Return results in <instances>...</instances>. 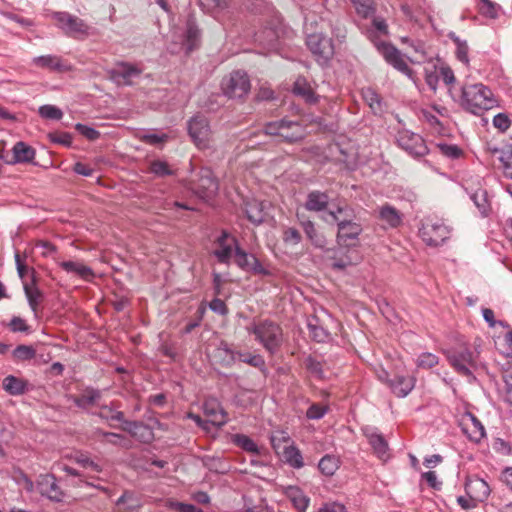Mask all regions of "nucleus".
<instances>
[{
	"mask_svg": "<svg viewBox=\"0 0 512 512\" xmlns=\"http://www.w3.org/2000/svg\"><path fill=\"white\" fill-rule=\"evenodd\" d=\"M388 34V26L384 19L374 18L371 27L367 30L368 38L374 43L377 50L384 57L387 63L404 75L412 78L413 71L406 63L401 52L393 45L378 41V37Z\"/></svg>",
	"mask_w": 512,
	"mask_h": 512,
	"instance_id": "f257e3e1",
	"label": "nucleus"
},
{
	"mask_svg": "<svg viewBox=\"0 0 512 512\" xmlns=\"http://www.w3.org/2000/svg\"><path fill=\"white\" fill-rule=\"evenodd\" d=\"M461 92V106L474 115H480L496 105L491 90L481 83L464 85Z\"/></svg>",
	"mask_w": 512,
	"mask_h": 512,
	"instance_id": "f03ea898",
	"label": "nucleus"
},
{
	"mask_svg": "<svg viewBox=\"0 0 512 512\" xmlns=\"http://www.w3.org/2000/svg\"><path fill=\"white\" fill-rule=\"evenodd\" d=\"M333 221L337 222V242L343 246H353L362 232L359 223L352 221L353 211L348 206L338 207L335 211L329 212Z\"/></svg>",
	"mask_w": 512,
	"mask_h": 512,
	"instance_id": "7ed1b4c3",
	"label": "nucleus"
},
{
	"mask_svg": "<svg viewBox=\"0 0 512 512\" xmlns=\"http://www.w3.org/2000/svg\"><path fill=\"white\" fill-rule=\"evenodd\" d=\"M247 331L271 354L278 351L283 341L281 327L270 320L253 322L247 327Z\"/></svg>",
	"mask_w": 512,
	"mask_h": 512,
	"instance_id": "20e7f679",
	"label": "nucleus"
},
{
	"mask_svg": "<svg viewBox=\"0 0 512 512\" xmlns=\"http://www.w3.org/2000/svg\"><path fill=\"white\" fill-rule=\"evenodd\" d=\"M265 133L278 136L287 143L298 142L305 137L304 126L298 121H291L286 118L267 123Z\"/></svg>",
	"mask_w": 512,
	"mask_h": 512,
	"instance_id": "39448f33",
	"label": "nucleus"
},
{
	"mask_svg": "<svg viewBox=\"0 0 512 512\" xmlns=\"http://www.w3.org/2000/svg\"><path fill=\"white\" fill-rule=\"evenodd\" d=\"M187 187L203 200L213 198L219 189L218 181L215 179L211 169L207 167L201 168L196 174V178L188 181Z\"/></svg>",
	"mask_w": 512,
	"mask_h": 512,
	"instance_id": "423d86ee",
	"label": "nucleus"
},
{
	"mask_svg": "<svg viewBox=\"0 0 512 512\" xmlns=\"http://www.w3.org/2000/svg\"><path fill=\"white\" fill-rule=\"evenodd\" d=\"M57 26L69 37L85 38L90 35V26L81 18L68 12H55Z\"/></svg>",
	"mask_w": 512,
	"mask_h": 512,
	"instance_id": "0eeeda50",
	"label": "nucleus"
},
{
	"mask_svg": "<svg viewBox=\"0 0 512 512\" xmlns=\"http://www.w3.org/2000/svg\"><path fill=\"white\" fill-rule=\"evenodd\" d=\"M221 88L229 98H243L250 91V79L245 71L236 70L223 78Z\"/></svg>",
	"mask_w": 512,
	"mask_h": 512,
	"instance_id": "6e6552de",
	"label": "nucleus"
},
{
	"mask_svg": "<svg viewBox=\"0 0 512 512\" xmlns=\"http://www.w3.org/2000/svg\"><path fill=\"white\" fill-rule=\"evenodd\" d=\"M396 142L401 149L414 158L423 157L429 152L424 139L419 134L407 129L398 131Z\"/></svg>",
	"mask_w": 512,
	"mask_h": 512,
	"instance_id": "1a4fd4ad",
	"label": "nucleus"
},
{
	"mask_svg": "<svg viewBox=\"0 0 512 512\" xmlns=\"http://www.w3.org/2000/svg\"><path fill=\"white\" fill-rule=\"evenodd\" d=\"M188 133L198 148L205 149L209 146L212 131L203 115H196L188 121Z\"/></svg>",
	"mask_w": 512,
	"mask_h": 512,
	"instance_id": "9d476101",
	"label": "nucleus"
},
{
	"mask_svg": "<svg viewBox=\"0 0 512 512\" xmlns=\"http://www.w3.org/2000/svg\"><path fill=\"white\" fill-rule=\"evenodd\" d=\"M448 360L454 369L461 375L475 379L472 370L476 368V356L474 352L465 348L449 352Z\"/></svg>",
	"mask_w": 512,
	"mask_h": 512,
	"instance_id": "9b49d317",
	"label": "nucleus"
},
{
	"mask_svg": "<svg viewBox=\"0 0 512 512\" xmlns=\"http://www.w3.org/2000/svg\"><path fill=\"white\" fill-rule=\"evenodd\" d=\"M420 236L427 245L438 246L449 238L450 229L440 221L427 220L422 224Z\"/></svg>",
	"mask_w": 512,
	"mask_h": 512,
	"instance_id": "f8f14e48",
	"label": "nucleus"
},
{
	"mask_svg": "<svg viewBox=\"0 0 512 512\" xmlns=\"http://www.w3.org/2000/svg\"><path fill=\"white\" fill-rule=\"evenodd\" d=\"M235 263L243 271L255 275L269 276L271 274L254 254L247 253L240 246H236Z\"/></svg>",
	"mask_w": 512,
	"mask_h": 512,
	"instance_id": "ddd939ff",
	"label": "nucleus"
},
{
	"mask_svg": "<svg viewBox=\"0 0 512 512\" xmlns=\"http://www.w3.org/2000/svg\"><path fill=\"white\" fill-rule=\"evenodd\" d=\"M306 43L309 50L318 60H322L323 62L329 60L334 53L332 40L323 34L314 33L309 35Z\"/></svg>",
	"mask_w": 512,
	"mask_h": 512,
	"instance_id": "4468645a",
	"label": "nucleus"
},
{
	"mask_svg": "<svg viewBox=\"0 0 512 512\" xmlns=\"http://www.w3.org/2000/svg\"><path fill=\"white\" fill-rule=\"evenodd\" d=\"M216 246L213 255L217 258L218 262L228 264L232 255H235L236 246H239V244L236 237L223 230L216 239Z\"/></svg>",
	"mask_w": 512,
	"mask_h": 512,
	"instance_id": "2eb2a0df",
	"label": "nucleus"
},
{
	"mask_svg": "<svg viewBox=\"0 0 512 512\" xmlns=\"http://www.w3.org/2000/svg\"><path fill=\"white\" fill-rule=\"evenodd\" d=\"M142 70L128 62H119L111 71V79L119 85H132V79L138 77Z\"/></svg>",
	"mask_w": 512,
	"mask_h": 512,
	"instance_id": "dca6fc26",
	"label": "nucleus"
},
{
	"mask_svg": "<svg viewBox=\"0 0 512 512\" xmlns=\"http://www.w3.org/2000/svg\"><path fill=\"white\" fill-rule=\"evenodd\" d=\"M37 490L42 495L53 501H61L63 493L51 474L40 475L37 479Z\"/></svg>",
	"mask_w": 512,
	"mask_h": 512,
	"instance_id": "f3484780",
	"label": "nucleus"
},
{
	"mask_svg": "<svg viewBox=\"0 0 512 512\" xmlns=\"http://www.w3.org/2000/svg\"><path fill=\"white\" fill-rule=\"evenodd\" d=\"M33 64L39 68L47 69L53 72H68L72 70V66L57 55H42L33 58Z\"/></svg>",
	"mask_w": 512,
	"mask_h": 512,
	"instance_id": "a211bd4d",
	"label": "nucleus"
},
{
	"mask_svg": "<svg viewBox=\"0 0 512 512\" xmlns=\"http://www.w3.org/2000/svg\"><path fill=\"white\" fill-rule=\"evenodd\" d=\"M121 429L142 443H150L154 439L152 428L143 422L126 420Z\"/></svg>",
	"mask_w": 512,
	"mask_h": 512,
	"instance_id": "6ab92c4d",
	"label": "nucleus"
},
{
	"mask_svg": "<svg viewBox=\"0 0 512 512\" xmlns=\"http://www.w3.org/2000/svg\"><path fill=\"white\" fill-rule=\"evenodd\" d=\"M203 409L204 413L210 417L212 424L221 427L227 423V413L216 398L205 400Z\"/></svg>",
	"mask_w": 512,
	"mask_h": 512,
	"instance_id": "aec40b11",
	"label": "nucleus"
},
{
	"mask_svg": "<svg viewBox=\"0 0 512 512\" xmlns=\"http://www.w3.org/2000/svg\"><path fill=\"white\" fill-rule=\"evenodd\" d=\"M93 438L102 444H111L124 449H130L132 447V442L124 435L107 432L102 429H96L93 432Z\"/></svg>",
	"mask_w": 512,
	"mask_h": 512,
	"instance_id": "412c9836",
	"label": "nucleus"
},
{
	"mask_svg": "<svg viewBox=\"0 0 512 512\" xmlns=\"http://www.w3.org/2000/svg\"><path fill=\"white\" fill-rule=\"evenodd\" d=\"M58 264L65 272L74 274L84 281L91 282L95 277L93 270L81 261L68 260Z\"/></svg>",
	"mask_w": 512,
	"mask_h": 512,
	"instance_id": "4be33fe9",
	"label": "nucleus"
},
{
	"mask_svg": "<svg viewBox=\"0 0 512 512\" xmlns=\"http://www.w3.org/2000/svg\"><path fill=\"white\" fill-rule=\"evenodd\" d=\"M465 490L468 496L480 502L486 500L491 492L487 482L478 477L468 479L465 483Z\"/></svg>",
	"mask_w": 512,
	"mask_h": 512,
	"instance_id": "5701e85b",
	"label": "nucleus"
},
{
	"mask_svg": "<svg viewBox=\"0 0 512 512\" xmlns=\"http://www.w3.org/2000/svg\"><path fill=\"white\" fill-rule=\"evenodd\" d=\"M102 393L99 389L87 387L80 395L71 396L73 403L80 409L87 410L99 402Z\"/></svg>",
	"mask_w": 512,
	"mask_h": 512,
	"instance_id": "b1692460",
	"label": "nucleus"
},
{
	"mask_svg": "<svg viewBox=\"0 0 512 512\" xmlns=\"http://www.w3.org/2000/svg\"><path fill=\"white\" fill-rule=\"evenodd\" d=\"M415 386V378L412 376L397 375L389 381V387L397 397H406Z\"/></svg>",
	"mask_w": 512,
	"mask_h": 512,
	"instance_id": "393cba45",
	"label": "nucleus"
},
{
	"mask_svg": "<svg viewBox=\"0 0 512 512\" xmlns=\"http://www.w3.org/2000/svg\"><path fill=\"white\" fill-rule=\"evenodd\" d=\"M365 435L377 457L386 461L390 457V452L384 436L376 431L367 432Z\"/></svg>",
	"mask_w": 512,
	"mask_h": 512,
	"instance_id": "a878e982",
	"label": "nucleus"
},
{
	"mask_svg": "<svg viewBox=\"0 0 512 512\" xmlns=\"http://www.w3.org/2000/svg\"><path fill=\"white\" fill-rule=\"evenodd\" d=\"M13 159L6 161L8 164L31 163L35 158V149L23 141L17 142L13 148Z\"/></svg>",
	"mask_w": 512,
	"mask_h": 512,
	"instance_id": "bb28decb",
	"label": "nucleus"
},
{
	"mask_svg": "<svg viewBox=\"0 0 512 512\" xmlns=\"http://www.w3.org/2000/svg\"><path fill=\"white\" fill-rule=\"evenodd\" d=\"M201 39V32L192 17H189L186 22V31L183 46L187 53H190L199 46Z\"/></svg>",
	"mask_w": 512,
	"mask_h": 512,
	"instance_id": "cd10ccee",
	"label": "nucleus"
},
{
	"mask_svg": "<svg viewBox=\"0 0 512 512\" xmlns=\"http://www.w3.org/2000/svg\"><path fill=\"white\" fill-rule=\"evenodd\" d=\"M329 196L326 192L313 190L308 193L304 207L308 211L320 212L326 210Z\"/></svg>",
	"mask_w": 512,
	"mask_h": 512,
	"instance_id": "c85d7f7f",
	"label": "nucleus"
},
{
	"mask_svg": "<svg viewBox=\"0 0 512 512\" xmlns=\"http://www.w3.org/2000/svg\"><path fill=\"white\" fill-rule=\"evenodd\" d=\"M236 352L227 342L221 341L213 352V358L218 364L229 367L236 361Z\"/></svg>",
	"mask_w": 512,
	"mask_h": 512,
	"instance_id": "c756f323",
	"label": "nucleus"
},
{
	"mask_svg": "<svg viewBox=\"0 0 512 512\" xmlns=\"http://www.w3.org/2000/svg\"><path fill=\"white\" fill-rule=\"evenodd\" d=\"M2 387L8 394L18 396L27 391V381L8 375L3 379Z\"/></svg>",
	"mask_w": 512,
	"mask_h": 512,
	"instance_id": "7c9ffc66",
	"label": "nucleus"
},
{
	"mask_svg": "<svg viewBox=\"0 0 512 512\" xmlns=\"http://www.w3.org/2000/svg\"><path fill=\"white\" fill-rule=\"evenodd\" d=\"M379 218L391 228L398 227L402 222L401 213L391 205H384L379 210Z\"/></svg>",
	"mask_w": 512,
	"mask_h": 512,
	"instance_id": "2f4dec72",
	"label": "nucleus"
},
{
	"mask_svg": "<svg viewBox=\"0 0 512 512\" xmlns=\"http://www.w3.org/2000/svg\"><path fill=\"white\" fill-rule=\"evenodd\" d=\"M117 408L118 406L114 402H112L109 405H101L100 410L98 413H96V415L103 420L118 421L121 422L122 425H124L126 422L125 415L122 411H119Z\"/></svg>",
	"mask_w": 512,
	"mask_h": 512,
	"instance_id": "473e14b6",
	"label": "nucleus"
},
{
	"mask_svg": "<svg viewBox=\"0 0 512 512\" xmlns=\"http://www.w3.org/2000/svg\"><path fill=\"white\" fill-rule=\"evenodd\" d=\"M283 457L285 462L293 468L300 469L304 466L302 454L294 445H289L284 448Z\"/></svg>",
	"mask_w": 512,
	"mask_h": 512,
	"instance_id": "72a5a7b5",
	"label": "nucleus"
},
{
	"mask_svg": "<svg viewBox=\"0 0 512 512\" xmlns=\"http://www.w3.org/2000/svg\"><path fill=\"white\" fill-rule=\"evenodd\" d=\"M302 227L307 238L315 247L323 248L325 246V237L317 232L315 224L312 221L307 220L302 222Z\"/></svg>",
	"mask_w": 512,
	"mask_h": 512,
	"instance_id": "f704fd0d",
	"label": "nucleus"
},
{
	"mask_svg": "<svg viewBox=\"0 0 512 512\" xmlns=\"http://www.w3.org/2000/svg\"><path fill=\"white\" fill-rule=\"evenodd\" d=\"M498 159L501 163L503 175L508 179H512V143L504 145L502 155Z\"/></svg>",
	"mask_w": 512,
	"mask_h": 512,
	"instance_id": "c9c22d12",
	"label": "nucleus"
},
{
	"mask_svg": "<svg viewBox=\"0 0 512 512\" xmlns=\"http://www.w3.org/2000/svg\"><path fill=\"white\" fill-rule=\"evenodd\" d=\"M319 470L326 476H332L339 468V459L333 455H325L318 464Z\"/></svg>",
	"mask_w": 512,
	"mask_h": 512,
	"instance_id": "e433bc0d",
	"label": "nucleus"
},
{
	"mask_svg": "<svg viewBox=\"0 0 512 512\" xmlns=\"http://www.w3.org/2000/svg\"><path fill=\"white\" fill-rule=\"evenodd\" d=\"M36 356V350L31 345H18L12 351L13 360L16 362H23L33 359Z\"/></svg>",
	"mask_w": 512,
	"mask_h": 512,
	"instance_id": "4c0bfd02",
	"label": "nucleus"
},
{
	"mask_svg": "<svg viewBox=\"0 0 512 512\" xmlns=\"http://www.w3.org/2000/svg\"><path fill=\"white\" fill-rule=\"evenodd\" d=\"M24 292L27 297L30 308L36 312L38 305L42 299V293L37 287H32L27 283H24Z\"/></svg>",
	"mask_w": 512,
	"mask_h": 512,
	"instance_id": "58836bf2",
	"label": "nucleus"
},
{
	"mask_svg": "<svg viewBox=\"0 0 512 512\" xmlns=\"http://www.w3.org/2000/svg\"><path fill=\"white\" fill-rule=\"evenodd\" d=\"M234 442L236 445L241 447L243 450L253 453V454H259V448L257 444L247 435L244 434H236L234 436Z\"/></svg>",
	"mask_w": 512,
	"mask_h": 512,
	"instance_id": "ea45409f",
	"label": "nucleus"
},
{
	"mask_svg": "<svg viewBox=\"0 0 512 512\" xmlns=\"http://www.w3.org/2000/svg\"><path fill=\"white\" fill-rule=\"evenodd\" d=\"M499 5L491 0H478V9L480 14L485 17L495 19L498 17Z\"/></svg>",
	"mask_w": 512,
	"mask_h": 512,
	"instance_id": "a19ab883",
	"label": "nucleus"
},
{
	"mask_svg": "<svg viewBox=\"0 0 512 512\" xmlns=\"http://www.w3.org/2000/svg\"><path fill=\"white\" fill-rule=\"evenodd\" d=\"M450 38L454 41L456 45V57L459 61H461L464 64L469 63L468 58V51L469 47L465 40H461L459 37L455 36L454 34L450 35Z\"/></svg>",
	"mask_w": 512,
	"mask_h": 512,
	"instance_id": "79ce46f5",
	"label": "nucleus"
},
{
	"mask_svg": "<svg viewBox=\"0 0 512 512\" xmlns=\"http://www.w3.org/2000/svg\"><path fill=\"white\" fill-rule=\"evenodd\" d=\"M116 504L125 505L128 510L132 511L141 506L140 500L132 491H124V493L118 498Z\"/></svg>",
	"mask_w": 512,
	"mask_h": 512,
	"instance_id": "37998d69",
	"label": "nucleus"
},
{
	"mask_svg": "<svg viewBox=\"0 0 512 512\" xmlns=\"http://www.w3.org/2000/svg\"><path fill=\"white\" fill-rule=\"evenodd\" d=\"M282 240L288 246H296L302 241V235L294 227H285L282 231Z\"/></svg>",
	"mask_w": 512,
	"mask_h": 512,
	"instance_id": "c03bdc74",
	"label": "nucleus"
},
{
	"mask_svg": "<svg viewBox=\"0 0 512 512\" xmlns=\"http://www.w3.org/2000/svg\"><path fill=\"white\" fill-rule=\"evenodd\" d=\"M246 214L249 221L254 224H260L264 221V213L260 204L253 202L249 203L246 207Z\"/></svg>",
	"mask_w": 512,
	"mask_h": 512,
	"instance_id": "a18cd8bd",
	"label": "nucleus"
},
{
	"mask_svg": "<svg viewBox=\"0 0 512 512\" xmlns=\"http://www.w3.org/2000/svg\"><path fill=\"white\" fill-rule=\"evenodd\" d=\"M306 369L312 374L314 377L318 379L324 378L323 365L320 361L315 359L312 356H308L304 361Z\"/></svg>",
	"mask_w": 512,
	"mask_h": 512,
	"instance_id": "49530a36",
	"label": "nucleus"
},
{
	"mask_svg": "<svg viewBox=\"0 0 512 512\" xmlns=\"http://www.w3.org/2000/svg\"><path fill=\"white\" fill-rule=\"evenodd\" d=\"M293 92L296 95L304 97L307 101L314 100V93L312 89L306 84L305 80L297 79L293 86Z\"/></svg>",
	"mask_w": 512,
	"mask_h": 512,
	"instance_id": "de8ad7c7",
	"label": "nucleus"
},
{
	"mask_svg": "<svg viewBox=\"0 0 512 512\" xmlns=\"http://www.w3.org/2000/svg\"><path fill=\"white\" fill-rule=\"evenodd\" d=\"M439 362L438 356L432 353H422L418 356L416 365L418 368L431 369L436 366Z\"/></svg>",
	"mask_w": 512,
	"mask_h": 512,
	"instance_id": "09e8293b",
	"label": "nucleus"
},
{
	"mask_svg": "<svg viewBox=\"0 0 512 512\" xmlns=\"http://www.w3.org/2000/svg\"><path fill=\"white\" fill-rule=\"evenodd\" d=\"M247 363L253 367L261 368L265 365V361L261 355H252L249 353L236 352V359Z\"/></svg>",
	"mask_w": 512,
	"mask_h": 512,
	"instance_id": "8fccbe9b",
	"label": "nucleus"
},
{
	"mask_svg": "<svg viewBox=\"0 0 512 512\" xmlns=\"http://www.w3.org/2000/svg\"><path fill=\"white\" fill-rule=\"evenodd\" d=\"M357 13L364 18L374 13L372 0H351Z\"/></svg>",
	"mask_w": 512,
	"mask_h": 512,
	"instance_id": "3c124183",
	"label": "nucleus"
},
{
	"mask_svg": "<svg viewBox=\"0 0 512 512\" xmlns=\"http://www.w3.org/2000/svg\"><path fill=\"white\" fill-rule=\"evenodd\" d=\"M150 171L158 177H165L173 174L168 163L161 160L152 161L150 164Z\"/></svg>",
	"mask_w": 512,
	"mask_h": 512,
	"instance_id": "603ef678",
	"label": "nucleus"
},
{
	"mask_svg": "<svg viewBox=\"0 0 512 512\" xmlns=\"http://www.w3.org/2000/svg\"><path fill=\"white\" fill-rule=\"evenodd\" d=\"M41 117L52 120H60L63 117V112L54 105H43L38 110Z\"/></svg>",
	"mask_w": 512,
	"mask_h": 512,
	"instance_id": "864d4df0",
	"label": "nucleus"
},
{
	"mask_svg": "<svg viewBox=\"0 0 512 512\" xmlns=\"http://www.w3.org/2000/svg\"><path fill=\"white\" fill-rule=\"evenodd\" d=\"M437 148L444 156L450 159H457L461 156L462 150L455 144L439 143Z\"/></svg>",
	"mask_w": 512,
	"mask_h": 512,
	"instance_id": "5fc2aeb1",
	"label": "nucleus"
},
{
	"mask_svg": "<svg viewBox=\"0 0 512 512\" xmlns=\"http://www.w3.org/2000/svg\"><path fill=\"white\" fill-rule=\"evenodd\" d=\"M137 137L140 141L149 145H158L166 141L168 138L166 134L157 133H139Z\"/></svg>",
	"mask_w": 512,
	"mask_h": 512,
	"instance_id": "6e6d98bb",
	"label": "nucleus"
},
{
	"mask_svg": "<svg viewBox=\"0 0 512 512\" xmlns=\"http://www.w3.org/2000/svg\"><path fill=\"white\" fill-rule=\"evenodd\" d=\"M75 461L77 464L81 465L83 468L91 469L95 472H101L102 467L99 463L92 460L88 455L80 453L75 457Z\"/></svg>",
	"mask_w": 512,
	"mask_h": 512,
	"instance_id": "4d7b16f0",
	"label": "nucleus"
},
{
	"mask_svg": "<svg viewBox=\"0 0 512 512\" xmlns=\"http://www.w3.org/2000/svg\"><path fill=\"white\" fill-rule=\"evenodd\" d=\"M471 199L479 209V211L482 214H486L489 204L487 201V193L484 190H478L476 191L472 196Z\"/></svg>",
	"mask_w": 512,
	"mask_h": 512,
	"instance_id": "13d9d810",
	"label": "nucleus"
},
{
	"mask_svg": "<svg viewBox=\"0 0 512 512\" xmlns=\"http://www.w3.org/2000/svg\"><path fill=\"white\" fill-rule=\"evenodd\" d=\"M471 420L472 428L471 432L468 433V437L474 442H479L485 436L484 427L474 416H471Z\"/></svg>",
	"mask_w": 512,
	"mask_h": 512,
	"instance_id": "bf43d9fd",
	"label": "nucleus"
},
{
	"mask_svg": "<svg viewBox=\"0 0 512 512\" xmlns=\"http://www.w3.org/2000/svg\"><path fill=\"white\" fill-rule=\"evenodd\" d=\"M327 411V406L314 403L308 408L306 416L308 419L318 420L321 419L327 413Z\"/></svg>",
	"mask_w": 512,
	"mask_h": 512,
	"instance_id": "052dcab7",
	"label": "nucleus"
},
{
	"mask_svg": "<svg viewBox=\"0 0 512 512\" xmlns=\"http://www.w3.org/2000/svg\"><path fill=\"white\" fill-rule=\"evenodd\" d=\"M75 129L90 141L97 140L100 137L99 131L85 124L77 123Z\"/></svg>",
	"mask_w": 512,
	"mask_h": 512,
	"instance_id": "680f3d73",
	"label": "nucleus"
},
{
	"mask_svg": "<svg viewBox=\"0 0 512 512\" xmlns=\"http://www.w3.org/2000/svg\"><path fill=\"white\" fill-rule=\"evenodd\" d=\"M199 3L208 12L222 10L228 6V0H199Z\"/></svg>",
	"mask_w": 512,
	"mask_h": 512,
	"instance_id": "e2e57ef3",
	"label": "nucleus"
},
{
	"mask_svg": "<svg viewBox=\"0 0 512 512\" xmlns=\"http://www.w3.org/2000/svg\"><path fill=\"white\" fill-rule=\"evenodd\" d=\"M167 506L170 509L177 510L179 512H203L201 508L193 504H187L178 501H169Z\"/></svg>",
	"mask_w": 512,
	"mask_h": 512,
	"instance_id": "0e129e2a",
	"label": "nucleus"
},
{
	"mask_svg": "<svg viewBox=\"0 0 512 512\" xmlns=\"http://www.w3.org/2000/svg\"><path fill=\"white\" fill-rule=\"evenodd\" d=\"M8 327L12 332H30V327L26 324V321L18 316H14L10 320Z\"/></svg>",
	"mask_w": 512,
	"mask_h": 512,
	"instance_id": "69168bd1",
	"label": "nucleus"
},
{
	"mask_svg": "<svg viewBox=\"0 0 512 512\" xmlns=\"http://www.w3.org/2000/svg\"><path fill=\"white\" fill-rule=\"evenodd\" d=\"M493 125L501 132H505L511 125V121L504 113H499L493 118Z\"/></svg>",
	"mask_w": 512,
	"mask_h": 512,
	"instance_id": "338daca9",
	"label": "nucleus"
},
{
	"mask_svg": "<svg viewBox=\"0 0 512 512\" xmlns=\"http://www.w3.org/2000/svg\"><path fill=\"white\" fill-rule=\"evenodd\" d=\"M318 512H346V508L339 502L325 503Z\"/></svg>",
	"mask_w": 512,
	"mask_h": 512,
	"instance_id": "774afa93",
	"label": "nucleus"
}]
</instances>
